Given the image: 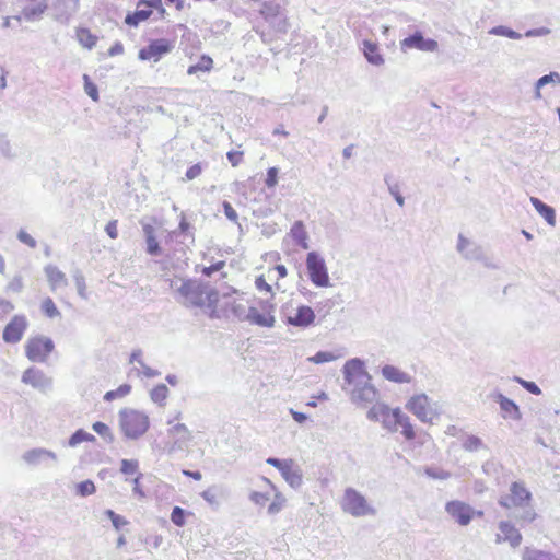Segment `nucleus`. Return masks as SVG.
I'll use <instances>...</instances> for the list:
<instances>
[{
  "label": "nucleus",
  "mask_w": 560,
  "mask_h": 560,
  "mask_svg": "<svg viewBox=\"0 0 560 560\" xmlns=\"http://www.w3.org/2000/svg\"><path fill=\"white\" fill-rule=\"evenodd\" d=\"M315 319L314 311L306 305L299 306L294 314L288 316V323L293 326L305 327L311 325Z\"/></svg>",
  "instance_id": "obj_21"
},
{
  "label": "nucleus",
  "mask_w": 560,
  "mask_h": 560,
  "mask_svg": "<svg viewBox=\"0 0 560 560\" xmlns=\"http://www.w3.org/2000/svg\"><path fill=\"white\" fill-rule=\"evenodd\" d=\"M95 485L92 480H84L77 485V494L80 497H88L95 492Z\"/></svg>",
  "instance_id": "obj_45"
},
{
  "label": "nucleus",
  "mask_w": 560,
  "mask_h": 560,
  "mask_svg": "<svg viewBox=\"0 0 560 560\" xmlns=\"http://www.w3.org/2000/svg\"><path fill=\"white\" fill-rule=\"evenodd\" d=\"M306 270L311 282L317 288L330 287L328 268L323 256L313 250L306 255Z\"/></svg>",
  "instance_id": "obj_5"
},
{
  "label": "nucleus",
  "mask_w": 560,
  "mask_h": 560,
  "mask_svg": "<svg viewBox=\"0 0 560 560\" xmlns=\"http://www.w3.org/2000/svg\"><path fill=\"white\" fill-rule=\"evenodd\" d=\"M463 447L468 452H475L483 447V442L476 435H469L464 441Z\"/></svg>",
  "instance_id": "obj_47"
},
{
  "label": "nucleus",
  "mask_w": 560,
  "mask_h": 560,
  "mask_svg": "<svg viewBox=\"0 0 560 560\" xmlns=\"http://www.w3.org/2000/svg\"><path fill=\"white\" fill-rule=\"evenodd\" d=\"M292 459H279L276 457H269L266 463L270 466L276 467L281 474L291 464Z\"/></svg>",
  "instance_id": "obj_57"
},
{
  "label": "nucleus",
  "mask_w": 560,
  "mask_h": 560,
  "mask_svg": "<svg viewBox=\"0 0 560 560\" xmlns=\"http://www.w3.org/2000/svg\"><path fill=\"white\" fill-rule=\"evenodd\" d=\"M456 249L466 260L482 261L486 267L495 268L488 261L482 247L463 234L458 235Z\"/></svg>",
  "instance_id": "obj_10"
},
{
  "label": "nucleus",
  "mask_w": 560,
  "mask_h": 560,
  "mask_svg": "<svg viewBox=\"0 0 560 560\" xmlns=\"http://www.w3.org/2000/svg\"><path fill=\"white\" fill-rule=\"evenodd\" d=\"M213 60L207 55H202L196 65L188 68L187 73L189 75L196 74L197 72H209L212 69Z\"/></svg>",
  "instance_id": "obj_34"
},
{
  "label": "nucleus",
  "mask_w": 560,
  "mask_h": 560,
  "mask_svg": "<svg viewBox=\"0 0 560 560\" xmlns=\"http://www.w3.org/2000/svg\"><path fill=\"white\" fill-rule=\"evenodd\" d=\"M222 206H223L225 217L230 221L237 223L238 215H237V212L234 210V208L231 206V203L228 201H223Z\"/></svg>",
  "instance_id": "obj_62"
},
{
  "label": "nucleus",
  "mask_w": 560,
  "mask_h": 560,
  "mask_svg": "<svg viewBox=\"0 0 560 560\" xmlns=\"http://www.w3.org/2000/svg\"><path fill=\"white\" fill-rule=\"evenodd\" d=\"M492 397L500 405L503 418L521 420L522 413L520 411V407L512 399L505 397L501 393H494L492 394Z\"/></svg>",
  "instance_id": "obj_20"
},
{
  "label": "nucleus",
  "mask_w": 560,
  "mask_h": 560,
  "mask_svg": "<svg viewBox=\"0 0 560 560\" xmlns=\"http://www.w3.org/2000/svg\"><path fill=\"white\" fill-rule=\"evenodd\" d=\"M151 14V10H137L133 13L127 14L125 23L129 26H138L140 22L148 20Z\"/></svg>",
  "instance_id": "obj_37"
},
{
  "label": "nucleus",
  "mask_w": 560,
  "mask_h": 560,
  "mask_svg": "<svg viewBox=\"0 0 560 560\" xmlns=\"http://www.w3.org/2000/svg\"><path fill=\"white\" fill-rule=\"evenodd\" d=\"M350 387L351 388L348 390L350 393L351 401L358 406L366 407L377 400L378 392L371 384V377L366 378V381L361 384L354 383Z\"/></svg>",
  "instance_id": "obj_9"
},
{
  "label": "nucleus",
  "mask_w": 560,
  "mask_h": 560,
  "mask_svg": "<svg viewBox=\"0 0 560 560\" xmlns=\"http://www.w3.org/2000/svg\"><path fill=\"white\" fill-rule=\"evenodd\" d=\"M499 530L501 534H498L495 537V541L498 544L501 541H508L513 548L521 545L522 535L510 521H501L499 523Z\"/></svg>",
  "instance_id": "obj_19"
},
{
  "label": "nucleus",
  "mask_w": 560,
  "mask_h": 560,
  "mask_svg": "<svg viewBox=\"0 0 560 560\" xmlns=\"http://www.w3.org/2000/svg\"><path fill=\"white\" fill-rule=\"evenodd\" d=\"M385 183L388 186V190L390 195L395 198L396 202L402 207L405 205V198L399 192L398 184H390L388 180V176L385 177Z\"/></svg>",
  "instance_id": "obj_53"
},
{
  "label": "nucleus",
  "mask_w": 560,
  "mask_h": 560,
  "mask_svg": "<svg viewBox=\"0 0 560 560\" xmlns=\"http://www.w3.org/2000/svg\"><path fill=\"white\" fill-rule=\"evenodd\" d=\"M394 420H396V418L394 416V409L393 410L388 409V411L384 415V417L381 421H382L384 428L388 429L392 432H395V431H397V422H395Z\"/></svg>",
  "instance_id": "obj_52"
},
{
  "label": "nucleus",
  "mask_w": 560,
  "mask_h": 560,
  "mask_svg": "<svg viewBox=\"0 0 560 560\" xmlns=\"http://www.w3.org/2000/svg\"><path fill=\"white\" fill-rule=\"evenodd\" d=\"M345 381L348 386L354 383H363L370 378L369 373L364 369V362L361 359L354 358L346 362L343 365Z\"/></svg>",
  "instance_id": "obj_15"
},
{
  "label": "nucleus",
  "mask_w": 560,
  "mask_h": 560,
  "mask_svg": "<svg viewBox=\"0 0 560 560\" xmlns=\"http://www.w3.org/2000/svg\"><path fill=\"white\" fill-rule=\"evenodd\" d=\"M259 14L270 24L275 32L285 34L290 23L284 9L277 0H265L260 4Z\"/></svg>",
  "instance_id": "obj_4"
},
{
  "label": "nucleus",
  "mask_w": 560,
  "mask_h": 560,
  "mask_svg": "<svg viewBox=\"0 0 560 560\" xmlns=\"http://www.w3.org/2000/svg\"><path fill=\"white\" fill-rule=\"evenodd\" d=\"M530 202L537 212L546 220V222L555 226L556 225V212L555 209L536 197H530Z\"/></svg>",
  "instance_id": "obj_28"
},
{
  "label": "nucleus",
  "mask_w": 560,
  "mask_h": 560,
  "mask_svg": "<svg viewBox=\"0 0 560 560\" xmlns=\"http://www.w3.org/2000/svg\"><path fill=\"white\" fill-rule=\"evenodd\" d=\"M172 443L167 448L168 454H174L177 451H186L192 439L190 430L184 423L172 425L167 431Z\"/></svg>",
  "instance_id": "obj_12"
},
{
  "label": "nucleus",
  "mask_w": 560,
  "mask_h": 560,
  "mask_svg": "<svg viewBox=\"0 0 560 560\" xmlns=\"http://www.w3.org/2000/svg\"><path fill=\"white\" fill-rule=\"evenodd\" d=\"M18 240H19L21 243H23V244H25V245L30 246L31 248H35V247H36V245H37V243H36L35 238H34V237H32V236H31L26 231H24V230H20V231H19V233H18Z\"/></svg>",
  "instance_id": "obj_59"
},
{
  "label": "nucleus",
  "mask_w": 560,
  "mask_h": 560,
  "mask_svg": "<svg viewBox=\"0 0 560 560\" xmlns=\"http://www.w3.org/2000/svg\"><path fill=\"white\" fill-rule=\"evenodd\" d=\"M337 355H334L332 352H316L315 355L310 357L307 360L314 362L316 364L329 362L337 359Z\"/></svg>",
  "instance_id": "obj_54"
},
{
  "label": "nucleus",
  "mask_w": 560,
  "mask_h": 560,
  "mask_svg": "<svg viewBox=\"0 0 560 560\" xmlns=\"http://www.w3.org/2000/svg\"><path fill=\"white\" fill-rule=\"evenodd\" d=\"M49 352H26L27 358L32 362L44 363L47 361Z\"/></svg>",
  "instance_id": "obj_64"
},
{
  "label": "nucleus",
  "mask_w": 560,
  "mask_h": 560,
  "mask_svg": "<svg viewBox=\"0 0 560 560\" xmlns=\"http://www.w3.org/2000/svg\"><path fill=\"white\" fill-rule=\"evenodd\" d=\"M399 45L402 52H407L411 49L422 52H438L440 47L435 39L425 38L421 31H415L412 34L400 40Z\"/></svg>",
  "instance_id": "obj_8"
},
{
  "label": "nucleus",
  "mask_w": 560,
  "mask_h": 560,
  "mask_svg": "<svg viewBox=\"0 0 560 560\" xmlns=\"http://www.w3.org/2000/svg\"><path fill=\"white\" fill-rule=\"evenodd\" d=\"M289 234L296 245H299L303 249H308V233L302 221H295L291 226Z\"/></svg>",
  "instance_id": "obj_24"
},
{
  "label": "nucleus",
  "mask_w": 560,
  "mask_h": 560,
  "mask_svg": "<svg viewBox=\"0 0 560 560\" xmlns=\"http://www.w3.org/2000/svg\"><path fill=\"white\" fill-rule=\"evenodd\" d=\"M145 252L150 256H160L162 255V248L160 246V243L156 238V235L153 237H147L145 238Z\"/></svg>",
  "instance_id": "obj_44"
},
{
  "label": "nucleus",
  "mask_w": 560,
  "mask_h": 560,
  "mask_svg": "<svg viewBox=\"0 0 560 560\" xmlns=\"http://www.w3.org/2000/svg\"><path fill=\"white\" fill-rule=\"evenodd\" d=\"M266 186L268 188H273L278 183V168L270 167L267 171Z\"/></svg>",
  "instance_id": "obj_60"
},
{
  "label": "nucleus",
  "mask_w": 560,
  "mask_h": 560,
  "mask_svg": "<svg viewBox=\"0 0 560 560\" xmlns=\"http://www.w3.org/2000/svg\"><path fill=\"white\" fill-rule=\"evenodd\" d=\"M23 278L20 275L13 277V279L8 283L7 291L20 293L23 290Z\"/></svg>",
  "instance_id": "obj_56"
},
{
  "label": "nucleus",
  "mask_w": 560,
  "mask_h": 560,
  "mask_svg": "<svg viewBox=\"0 0 560 560\" xmlns=\"http://www.w3.org/2000/svg\"><path fill=\"white\" fill-rule=\"evenodd\" d=\"M247 319L261 327H272L275 317L270 313H260L257 308L250 307L247 313Z\"/></svg>",
  "instance_id": "obj_27"
},
{
  "label": "nucleus",
  "mask_w": 560,
  "mask_h": 560,
  "mask_svg": "<svg viewBox=\"0 0 560 560\" xmlns=\"http://www.w3.org/2000/svg\"><path fill=\"white\" fill-rule=\"evenodd\" d=\"M185 516H186V511L184 509H182L180 506L173 508L172 513H171V521L176 526L185 525Z\"/></svg>",
  "instance_id": "obj_50"
},
{
  "label": "nucleus",
  "mask_w": 560,
  "mask_h": 560,
  "mask_svg": "<svg viewBox=\"0 0 560 560\" xmlns=\"http://www.w3.org/2000/svg\"><path fill=\"white\" fill-rule=\"evenodd\" d=\"M170 285L175 299L185 306L213 308L219 300L217 290L199 280L176 277Z\"/></svg>",
  "instance_id": "obj_1"
},
{
  "label": "nucleus",
  "mask_w": 560,
  "mask_h": 560,
  "mask_svg": "<svg viewBox=\"0 0 560 560\" xmlns=\"http://www.w3.org/2000/svg\"><path fill=\"white\" fill-rule=\"evenodd\" d=\"M73 279H74V282H75L78 294L82 299L86 300L88 299V293H86V284H85L84 276L82 275L81 271L77 270L73 273Z\"/></svg>",
  "instance_id": "obj_46"
},
{
  "label": "nucleus",
  "mask_w": 560,
  "mask_h": 560,
  "mask_svg": "<svg viewBox=\"0 0 560 560\" xmlns=\"http://www.w3.org/2000/svg\"><path fill=\"white\" fill-rule=\"evenodd\" d=\"M389 407L385 404L377 402L371 407V409L368 411V419L371 421H381L384 417V415L388 411Z\"/></svg>",
  "instance_id": "obj_39"
},
{
  "label": "nucleus",
  "mask_w": 560,
  "mask_h": 560,
  "mask_svg": "<svg viewBox=\"0 0 560 560\" xmlns=\"http://www.w3.org/2000/svg\"><path fill=\"white\" fill-rule=\"evenodd\" d=\"M139 463L137 459H122L120 465V471L124 475H133L137 472Z\"/></svg>",
  "instance_id": "obj_48"
},
{
  "label": "nucleus",
  "mask_w": 560,
  "mask_h": 560,
  "mask_svg": "<svg viewBox=\"0 0 560 560\" xmlns=\"http://www.w3.org/2000/svg\"><path fill=\"white\" fill-rule=\"evenodd\" d=\"M202 173V165L200 163H197L192 166H190L186 172V179L192 180L197 178Z\"/></svg>",
  "instance_id": "obj_63"
},
{
  "label": "nucleus",
  "mask_w": 560,
  "mask_h": 560,
  "mask_svg": "<svg viewBox=\"0 0 560 560\" xmlns=\"http://www.w3.org/2000/svg\"><path fill=\"white\" fill-rule=\"evenodd\" d=\"M79 9V0H54L50 7L51 16L61 24H68Z\"/></svg>",
  "instance_id": "obj_14"
},
{
  "label": "nucleus",
  "mask_w": 560,
  "mask_h": 560,
  "mask_svg": "<svg viewBox=\"0 0 560 560\" xmlns=\"http://www.w3.org/2000/svg\"><path fill=\"white\" fill-rule=\"evenodd\" d=\"M532 501V492L525 487V483L514 481L510 486L509 493L501 495L498 503L508 510H518V513H514L517 521L532 523L537 517Z\"/></svg>",
  "instance_id": "obj_2"
},
{
  "label": "nucleus",
  "mask_w": 560,
  "mask_h": 560,
  "mask_svg": "<svg viewBox=\"0 0 560 560\" xmlns=\"http://www.w3.org/2000/svg\"><path fill=\"white\" fill-rule=\"evenodd\" d=\"M424 472L432 479L446 480L451 477V472L440 468L427 467Z\"/></svg>",
  "instance_id": "obj_49"
},
{
  "label": "nucleus",
  "mask_w": 560,
  "mask_h": 560,
  "mask_svg": "<svg viewBox=\"0 0 560 560\" xmlns=\"http://www.w3.org/2000/svg\"><path fill=\"white\" fill-rule=\"evenodd\" d=\"M96 439L93 434L86 432L83 429L77 430L68 440L70 447H75L82 442H94Z\"/></svg>",
  "instance_id": "obj_36"
},
{
  "label": "nucleus",
  "mask_w": 560,
  "mask_h": 560,
  "mask_svg": "<svg viewBox=\"0 0 560 560\" xmlns=\"http://www.w3.org/2000/svg\"><path fill=\"white\" fill-rule=\"evenodd\" d=\"M363 54L366 60L374 66L384 65V58L378 51V46L376 43L371 40H363Z\"/></svg>",
  "instance_id": "obj_26"
},
{
  "label": "nucleus",
  "mask_w": 560,
  "mask_h": 560,
  "mask_svg": "<svg viewBox=\"0 0 560 560\" xmlns=\"http://www.w3.org/2000/svg\"><path fill=\"white\" fill-rule=\"evenodd\" d=\"M394 416L396 418V420H394V421L397 422V428L398 427L402 428L401 433L404 434V436L407 440L415 439L416 434H415L412 424L410 423L409 417L407 415H405L399 408L394 409Z\"/></svg>",
  "instance_id": "obj_29"
},
{
  "label": "nucleus",
  "mask_w": 560,
  "mask_h": 560,
  "mask_svg": "<svg viewBox=\"0 0 560 560\" xmlns=\"http://www.w3.org/2000/svg\"><path fill=\"white\" fill-rule=\"evenodd\" d=\"M140 354L141 352H132L131 353V357H130V363H139L140 366L142 368V373L144 376L151 378V377H155V376H159L161 375L160 371L158 370H154V369H151L150 366H148L147 364H144L141 360H140Z\"/></svg>",
  "instance_id": "obj_41"
},
{
  "label": "nucleus",
  "mask_w": 560,
  "mask_h": 560,
  "mask_svg": "<svg viewBox=\"0 0 560 560\" xmlns=\"http://www.w3.org/2000/svg\"><path fill=\"white\" fill-rule=\"evenodd\" d=\"M489 34L497 35V36H504V37H509L512 39H521L523 36L521 33H517V32L513 31L512 28L504 26V25H499V26L492 27L489 31Z\"/></svg>",
  "instance_id": "obj_40"
},
{
  "label": "nucleus",
  "mask_w": 560,
  "mask_h": 560,
  "mask_svg": "<svg viewBox=\"0 0 560 560\" xmlns=\"http://www.w3.org/2000/svg\"><path fill=\"white\" fill-rule=\"evenodd\" d=\"M174 48V44L166 38L151 40L150 44L139 50L138 57L141 60H149L153 62L170 54Z\"/></svg>",
  "instance_id": "obj_11"
},
{
  "label": "nucleus",
  "mask_w": 560,
  "mask_h": 560,
  "mask_svg": "<svg viewBox=\"0 0 560 560\" xmlns=\"http://www.w3.org/2000/svg\"><path fill=\"white\" fill-rule=\"evenodd\" d=\"M167 396H168V388L164 384L156 385L150 392V397H151L152 401L158 404L159 406H163L165 404Z\"/></svg>",
  "instance_id": "obj_38"
},
{
  "label": "nucleus",
  "mask_w": 560,
  "mask_h": 560,
  "mask_svg": "<svg viewBox=\"0 0 560 560\" xmlns=\"http://www.w3.org/2000/svg\"><path fill=\"white\" fill-rule=\"evenodd\" d=\"M54 347V342L50 338L37 336L27 341L25 350H52Z\"/></svg>",
  "instance_id": "obj_31"
},
{
  "label": "nucleus",
  "mask_w": 560,
  "mask_h": 560,
  "mask_svg": "<svg viewBox=\"0 0 560 560\" xmlns=\"http://www.w3.org/2000/svg\"><path fill=\"white\" fill-rule=\"evenodd\" d=\"M22 458L26 464L32 465V466H37L47 459L57 462V455L54 452L43 448V447H37V448H32L30 451H26L23 454Z\"/></svg>",
  "instance_id": "obj_22"
},
{
  "label": "nucleus",
  "mask_w": 560,
  "mask_h": 560,
  "mask_svg": "<svg viewBox=\"0 0 560 560\" xmlns=\"http://www.w3.org/2000/svg\"><path fill=\"white\" fill-rule=\"evenodd\" d=\"M44 272L52 292H56L57 290L68 285V279L66 275L58 267L54 265H47L44 268Z\"/></svg>",
  "instance_id": "obj_23"
},
{
  "label": "nucleus",
  "mask_w": 560,
  "mask_h": 560,
  "mask_svg": "<svg viewBox=\"0 0 560 560\" xmlns=\"http://www.w3.org/2000/svg\"><path fill=\"white\" fill-rule=\"evenodd\" d=\"M406 408L422 422H432L438 417L436 410L425 394L412 396L406 404Z\"/></svg>",
  "instance_id": "obj_7"
},
{
  "label": "nucleus",
  "mask_w": 560,
  "mask_h": 560,
  "mask_svg": "<svg viewBox=\"0 0 560 560\" xmlns=\"http://www.w3.org/2000/svg\"><path fill=\"white\" fill-rule=\"evenodd\" d=\"M342 509L354 517L376 514V510L371 506L366 499L353 488H347L345 490Z\"/></svg>",
  "instance_id": "obj_6"
},
{
  "label": "nucleus",
  "mask_w": 560,
  "mask_h": 560,
  "mask_svg": "<svg viewBox=\"0 0 560 560\" xmlns=\"http://www.w3.org/2000/svg\"><path fill=\"white\" fill-rule=\"evenodd\" d=\"M549 83H560V74L558 72H550L549 74L542 75L535 83V98H540V89Z\"/></svg>",
  "instance_id": "obj_33"
},
{
  "label": "nucleus",
  "mask_w": 560,
  "mask_h": 560,
  "mask_svg": "<svg viewBox=\"0 0 560 560\" xmlns=\"http://www.w3.org/2000/svg\"><path fill=\"white\" fill-rule=\"evenodd\" d=\"M522 560H560L551 552L532 549L526 547L523 551Z\"/></svg>",
  "instance_id": "obj_32"
},
{
  "label": "nucleus",
  "mask_w": 560,
  "mask_h": 560,
  "mask_svg": "<svg viewBox=\"0 0 560 560\" xmlns=\"http://www.w3.org/2000/svg\"><path fill=\"white\" fill-rule=\"evenodd\" d=\"M77 38L79 43L88 49H92L97 42V37L93 35L88 28L83 27L77 31Z\"/></svg>",
  "instance_id": "obj_35"
},
{
  "label": "nucleus",
  "mask_w": 560,
  "mask_h": 560,
  "mask_svg": "<svg viewBox=\"0 0 560 560\" xmlns=\"http://www.w3.org/2000/svg\"><path fill=\"white\" fill-rule=\"evenodd\" d=\"M284 502L285 499L282 494L277 493L273 501L268 506V513L271 515L279 513L282 510Z\"/></svg>",
  "instance_id": "obj_51"
},
{
  "label": "nucleus",
  "mask_w": 560,
  "mask_h": 560,
  "mask_svg": "<svg viewBox=\"0 0 560 560\" xmlns=\"http://www.w3.org/2000/svg\"><path fill=\"white\" fill-rule=\"evenodd\" d=\"M249 499L252 502H254L256 505L265 506L266 503L269 501L270 497L268 493H262L258 491H253L249 494Z\"/></svg>",
  "instance_id": "obj_58"
},
{
  "label": "nucleus",
  "mask_w": 560,
  "mask_h": 560,
  "mask_svg": "<svg viewBox=\"0 0 560 560\" xmlns=\"http://www.w3.org/2000/svg\"><path fill=\"white\" fill-rule=\"evenodd\" d=\"M446 513L460 526H467L475 516V509L468 503L452 500L445 504Z\"/></svg>",
  "instance_id": "obj_13"
},
{
  "label": "nucleus",
  "mask_w": 560,
  "mask_h": 560,
  "mask_svg": "<svg viewBox=\"0 0 560 560\" xmlns=\"http://www.w3.org/2000/svg\"><path fill=\"white\" fill-rule=\"evenodd\" d=\"M26 4L22 8L21 16L18 19H24L28 22L38 21L42 19L46 10L48 9L47 0H24Z\"/></svg>",
  "instance_id": "obj_18"
},
{
  "label": "nucleus",
  "mask_w": 560,
  "mask_h": 560,
  "mask_svg": "<svg viewBox=\"0 0 560 560\" xmlns=\"http://www.w3.org/2000/svg\"><path fill=\"white\" fill-rule=\"evenodd\" d=\"M382 374L386 380L395 383H409L411 381L407 373L394 365H384L382 368Z\"/></svg>",
  "instance_id": "obj_30"
},
{
  "label": "nucleus",
  "mask_w": 560,
  "mask_h": 560,
  "mask_svg": "<svg viewBox=\"0 0 560 560\" xmlns=\"http://www.w3.org/2000/svg\"><path fill=\"white\" fill-rule=\"evenodd\" d=\"M26 327V318L21 315H15L3 330V340L9 343L20 341Z\"/></svg>",
  "instance_id": "obj_17"
},
{
  "label": "nucleus",
  "mask_w": 560,
  "mask_h": 560,
  "mask_svg": "<svg viewBox=\"0 0 560 560\" xmlns=\"http://www.w3.org/2000/svg\"><path fill=\"white\" fill-rule=\"evenodd\" d=\"M42 312L49 318H56L60 316V312L54 303L52 299L46 298L40 304Z\"/></svg>",
  "instance_id": "obj_42"
},
{
  "label": "nucleus",
  "mask_w": 560,
  "mask_h": 560,
  "mask_svg": "<svg viewBox=\"0 0 560 560\" xmlns=\"http://www.w3.org/2000/svg\"><path fill=\"white\" fill-rule=\"evenodd\" d=\"M514 381L517 382L518 384H521L530 394L539 395L541 393V390L538 387V385L536 383H534V382L525 381V380H523V378H521L518 376H515Z\"/></svg>",
  "instance_id": "obj_55"
},
{
  "label": "nucleus",
  "mask_w": 560,
  "mask_h": 560,
  "mask_svg": "<svg viewBox=\"0 0 560 560\" xmlns=\"http://www.w3.org/2000/svg\"><path fill=\"white\" fill-rule=\"evenodd\" d=\"M92 429L107 443L114 442V434L112 433L109 427L106 423L101 421L94 422Z\"/></svg>",
  "instance_id": "obj_43"
},
{
  "label": "nucleus",
  "mask_w": 560,
  "mask_h": 560,
  "mask_svg": "<svg viewBox=\"0 0 560 560\" xmlns=\"http://www.w3.org/2000/svg\"><path fill=\"white\" fill-rule=\"evenodd\" d=\"M84 80H85V92L86 94L93 100V101H97L98 100V92H97V88L94 83L90 82L89 80V77L86 74H84Z\"/></svg>",
  "instance_id": "obj_61"
},
{
  "label": "nucleus",
  "mask_w": 560,
  "mask_h": 560,
  "mask_svg": "<svg viewBox=\"0 0 560 560\" xmlns=\"http://www.w3.org/2000/svg\"><path fill=\"white\" fill-rule=\"evenodd\" d=\"M119 424L128 439L136 440L142 436L149 429V417L135 409H122L119 411Z\"/></svg>",
  "instance_id": "obj_3"
},
{
  "label": "nucleus",
  "mask_w": 560,
  "mask_h": 560,
  "mask_svg": "<svg viewBox=\"0 0 560 560\" xmlns=\"http://www.w3.org/2000/svg\"><path fill=\"white\" fill-rule=\"evenodd\" d=\"M22 382L43 393L50 390L52 386L51 378L35 368H30L23 373Z\"/></svg>",
  "instance_id": "obj_16"
},
{
  "label": "nucleus",
  "mask_w": 560,
  "mask_h": 560,
  "mask_svg": "<svg viewBox=\"0 0 560 560\" xmlns=\"http://www.w3.org/2000/svg\"><path fill=\"white\" fill-rule=\"evenodd\" d=\"M281 476L293 489H298L302 486V482H303L302 470L294 464L293 460L282 471Z\"/></svg>",
  "instance_id": "obj_25"
}]
</instances>
